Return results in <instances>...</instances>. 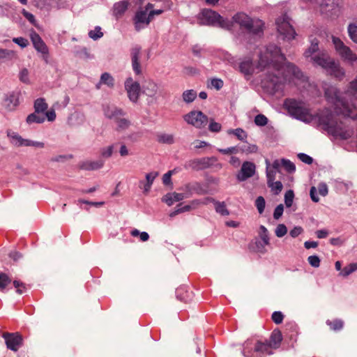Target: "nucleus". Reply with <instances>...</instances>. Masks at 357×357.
I'll use <instances>...</instances> for the list:
<instances>
[{
  "label": "nucleus",
  "mask_w": 357,
  "mask_h": 357,
  "mask_svg": "<svg viewBox=\"0 0 357 357\" xmlns=\"http://www.w3.org/2000/svg\"><path fill=\"white\" fill-rule=\"evenodd\" d=\"M269 95L280 98L284 96V86L292 78L304 80L301 70L294 64L286 62L284 54L277 45H269Z\"/></svg>",
  "instance_id": "obj_1"
},
{
  "label": "nucleus",
  "mask_w": 357,
  "mask_h": 357,
  "mask_svg": "<svg viewBox=\"0 0 357 357\" xmlns=\"http://www.w3.org/2000/svg\"><path fill=\"white\" fill-rule=\"evenodd\" d=\"M319 121L324 129L335 137L347 139L352 135V131L344 128L342 122H338L335 119L332 112L328 110L320 115Z\"/></svg>",
  "instance_id": "obj_2"
},
{
  "label": "nucleus",
  "mask_w": 357,
  "mask_h": 357,
  "mask_svg": "<svg viewBox=\"0 0 357 357\" xmlns=\"http://www.w3.org/2000/svg\"><path fill=\"white\" fill-rule=\"evenodd\" d=\"M293 20L287 13H282L275 20L279 39L287 42L295 39L297 33L293 26Z\"/></svg>",
  "instance_id": "obj_3"
},
{
  "label": "nucleus",
  "mask_w": 357,
  "mask_h": 357,
  "mask_svg": "<svg viewBox=\"0 0 357 357\" xmlns=\"http://www.w3.org/2000/svg\"><path fill=\"white\" fill-rule=\"evenodd\" d=\"M267 349V340L254 336L244 342L243 354L245 357H265Z\"/></svg>",
  "instance_id": "obj_4"
},
{
  "label": "nucleus",
  "mask_w": 357,
  "mask_h": 357,
  "mask_svg": "<svg viewBox=\"0 0 357 357\" xmlns=\"http://www.w3.org/2000/svg\"><path fill=\"white\" fill-rule=\"evenodd\" d=\"M199 24L229 29L231 22L224 19L218 13L211 9H204L199 15Z\"/></svg>",
  "instance_id": "obj_5"
},
{
  "label": "nucleus",
  "mask_w": 357,
  "mask_h": 357,
  "mask_svg": "<svg viewBox=\"0 0 357 357\" xmlns=\"http://www.w3.org/2000/svg\"><path fill=\"white\" fill-rule=\"evenodd\" d=\"M234 21L245 29L249 33L259 36L262 33L263 22L259 20H252L245 13H237Z\"/></svg>",
  "instance_id": "obj_6"
},
{
  "label": "nucleus",
  "mask_w": 357,
  "mask_h": 357,
  "mask_svg": "<svg viewBox=\"0 0 357 357\" xmlns=\"http://www.w3.org/2000/svg\"><path fill=\"white\" fill-rule=\"evenodd\" d=\"M182 190V192H174L166 195L164 197V202L168 206H171L176 202H179L184 199L189 198L194 193L199 194L200 192V186L197 183H188L185 185Z\"/></svg>",
  "instance_id": "obj_7"
},
{
  "label": "nucleus",
  "mask_w": 357,
  "mask_h": 357,
  "mask_svg": "<svg viewBox=\"0 0 357 357\" xmlns=\"http://www.w3.org/2000/svg\"><path fill=\"white\" fill-rule=\"evenodd\" d=\"M284 105L288 112L295 118L303 121H310L312 119L309 109L303 103L293 99H287Z\"/></svg>",
  "instance_id": "obj_8"
},
{
  "label": "nucleus",
  "mask_w": 357,
  "mask_h": 357,
  "mask_svg": "<svg viewBox=\"0 0 357 357\" xmlns=\"http://www.w3.org/2000/svg\"><path fill=\"white\" fill-rule=\"evenodd\" d=\"M153 5L149 3L145 7L139 9L133 18L135 29L137 31L146 27L150 22L152 21L150 15L149 10L152 9Z\"/></svg>",
  "instance_id": "obj_9"
},
{
  "label": "nucleus",
  "mask_w": 357,
  "mask_h": 357,
  "mask_svg": "<svg viewBox=\"0 0 357 357\" xmlns=\"http://www.w3.org/2000/svg\"><path fill=\"white\" fill-rule=\"evenodd\" d=\"M333 43L335 50L343 60L351 64L357 61V55L353 52L350 47L345 45L339 38L333 37Z\"/></svg>",
  "instance_id": "obj_10"
},
{
  "label": "nucleus",
  "mask_w": 357,
  "mask_h": 357,
  "mask_svg": "<svg viewBox=\"0 0 357 357\" xmlns=\"http://www.w3.org/2000/svg\"><path fill=\"white\" fill-rule=\"evenodd\" d=\"M331 91L334 94V97L332 98V100L335 105V109H339L337 112H340L348 116H354V112L356 111L354 105L349 104L341 98L336 89H332Z\"/></svg>",
  "instance_id": "obj_11"
},
{
  "label": "nucleus",
  "mask_w": 357,
  "mask_h": 357,
  "mask_svg": "<svg viewBox=\"0 0 357 357\" xmlns=\"http://www.w3.org/2000/svg\"><path fill=\"white\" fill-rule=\"evenodd\" d=\"M184 120L197 128L204 127L208 123V117L200 111H191L183 116Z\"/></svg>",
  "instance_id": "obj_12"
},
{
  "label": "nucleus",
  "mask_w": 357,
  "mask_h": 357,
  "mask_svg": "<svg viewBox=\"0 0 357 357\" xmlns=\"http://www.w3.org/2000/svg\"><path fill=\"white\" fill-rule=\"evenodd\" d=\"M7 135L9 137L10 142L17 146H35L39 148H43L44 144L40 142H34L26 139H23L18 133L9 130L7 132Z\"/></svg>",
  "instance_id": "obj_13"
},
{
  "label": "nucleus",
  "mask_w": 357,
  "mask_h": 357,
  "mask_svg": "<svg viewBox=\"0 0 357 357\" xmlns=\"http://www.w3.org/2000/svg\"><path fill=\"white\" fill-rule=\"evenodd\" d=\"M2 337L5 340L7 348L13 351H17L22 345V336L19 333L4 332Z\"/></svg>",
  "instance_id": "obj_14"
},
{
  "label": "nucleus",
  "mask_w": 357,
  "mask_h": 357,
  "mask_svg": "<svg viewBox=\"0 0 357 357\" xmlns=\"http://www.w3.org/2000/svg\"><path fill=\"white\" fill-rule=\"evenodd\" d=\"M258 238H256L255 243L251 244V248L257 252H264L266 246L268 245V235L266 228L261 225L257 231Z\"/></svg>",
  "instance_id": "obj_15"
},
{
  "label": "nucleus",
  "mask_w": 357,
  "mask_h": 357,
  "mask_svg": "<svg viewBox=\"0 0 357 357\" xmlns=\"http://www.w3.org/2000/svg\"><path fill=\"white\" fill-rule=\"evenodd\" d=\"M339 3L340 0H321L320 10L328 17L335 16L340 11Z\"/></svg>",
  "instance_id": "obj_16"
},
{
  "label": "nucleus",
  "mask_w": 357,
  "mask_h": 357,
  "mask_svg": "<svg viewBox=\"0 0 357 357\" xmlns=\"http://www.w3.org/2000/svg\"><path fill=\"white\" fill-rule=\"evenodd\" d=\"M30 38L33 43L34 48L43 54V58L47 62V56L49 54L48 47L41 37L34 30H31L30 33Z\"/></svg>",
  "instance_id": "obj_17"
},
{
  "label": "nucleus",
  "mask_w": 357,
  "mask_h": 357,
  "mask_svg": "<svg viewBox=\"0 0 357 357\" xmlns=\"http://www.w3.org/2000/svg\"><path fill=\"white\" fill-rule=\"evenodd\" d=\"M125 87L130 100L134 102H137L140 93L139 84L133 81L132 78H128L125 82Z\"/></svg>",
  "instance_id": "obj_18"
},
{
  "label": "nucleus",
  "mask_w": 357,
  "mask_h": 357,
  "mask_svg": "<svg viewBox=\"0 0 357 357\" xmlns=\"http://www.w3.org/2000/svg\"><path fill=\"white\" fill-rule=\"evenodd\" d=\"M255 172V165L251 162H244L236 178L239 181H243L252 177Z\"/></svg>",
  "instance_id": "obj_19"
},
{
  "label": "nucleus",
  "mask_w": 357,
  "mask_h": 357,
  "mask_svg": "<svg viewBox=\"0 0 357 357\" xmlns=\"http://www.w3.org/2000/svg\"><path fill=\"white\" fill-rule=\"evenodd\" d=\"M103 113L105 117L116 121L121 116H123L125 113L121 109L116 107L114 105H103Z\"/></svg>",
  "instance_id": "obj_20"
},
{
  "label": "nucleus",
  "mask_w": 357,
  "mask_h": 357,
  "mask_svg": "<svg viewBox=\"0 0 357 357\" xmlns=\"http://www.w3.org/2000/svg\"><path fill=\"white\" fill-rule=\"evenodd\" d=\"M19 96L18 95L12 93L6 95L3 100L2 105L6 111H14L19 105Z\"/></svg>",
  "instance_id": "obj_21"
},
{
  "label": "nucleus",
  "mask_w": 357,
  "mask_h": 357,
  "mask_svg": "<svg viewBox=\"0 0 357 357\" xmlns=\"http://www.w3.org/2000/svg\"><path fill=\"white\" fill-rule=\"evenodd\" d=\"M333 60L325 52L318 53L310 59V61L313 62L314 65L319 66L324 69L328 68Z\"/></svg>",
  "instance_id": "obj_22"
},
{
  "label": "nucleus",
  "mask_w": 357,
  "mask_h": 357,
  "mask_svg": "<svg viewBox=\"0 0 357 357\" xmlns=\"http://www.w3.org/2000/svg\"><path fill=\"white\" fill-rule=\"evenodd\" d=\"M141 56V48L139 46L134 47L131 50L132 65L133 70L137 75H139L141 73V68L139 63V60Z\"/></svg>",
  "instance_id": "obj_23"
},
{
  "label": "nucleus",
  "mask_w": 357,
  "mask_h": 357,
  "mask_svg": "<svg viewBox=\"0 0 357 357\" xmlns=\"http://www.w3.org/2000/svg\"><path fill=\"white\" fill-rule=\"evenodd\" d=\"M158 176L157 172H152L146 174V180L140 181L139 183V187L144 190L145 194L148 193L153 185L155 178Z\"/></svg>",
  "instance_id": "obj_24"
},
{
  "label": "nucleus",
  "mask_w": 357,
  "mask_h": 357,
  "mask_svg": "<svg viewBox=\"0 0 357 357\" xmlns=\"http://www.w3.org/2000/svg\"><path fill=\"white\" fill-rule=\"evenodd\" d=\"M209 202H213L215 204V211L221 215L226 216L229 214V211L226 207V204L224 202H217L212 197H207L203 201L204 204H207Z\"/></svg>",
  "instance_id": "obj_25"
},
{
  "label": "nucleus",
  "mask_w": 357,
  "mask_h": 357,
  "mask_svg": "<svg viewBox=\"0 0 357 357\" xmlns=\"http://www.w3.org/2000/svg\"><path fill=\"white\" fill-rule=\"evenodd\" d=\"M326 70L338 79H342L345 75L344 70L338 63H336L334 60L332 61Z\"/></svg>",
  "instance_id": "obj_26"
},
{
  "label": "nucleus",
  "mask_w": 357,
  "mask_h": 357,
  "mask_svg": "<svg viewBox=\"0 0 357 357\" xmlns=\"http://www.w3.org/2000/svg\"><path fill=\"white\" fill-rule=\"evenodd\" d=\"M282 340V333L279 329H275L269 339V348L278 349L281 344Z\"/></svg>",
  "instance_id": "obj_27"
},
{
  "label": "nucleus",
  "mask_w": 357,
  "mask_h": 357,
  "mask_svg": "<svg viewBox=\"0 0 357 357\" xmlns=\"http://www.w3.org/2000/svg\"><path fill=\"white\" fill-rule=\"evenodd\" d=\"M273 170L269 171V188L271 192L275 195H279L283 189V185L280 181L273 182Z\"/></svg>",
  "instance_id": "obj_28"
},
{
  "label": "nucleus",
  "mask_w": 357,
  "mask_h": 357,
  "mask_svg": "<svg viewBox=\"0 0 357 357\" xmlns=\"http://www.w3.org/2000/svg\"><path fill=\"white\" fill-rule=\"evenodd\" d=\"M345 94L351 100H357V77L348 84Z\"/></svg>",
  "instance_id": "obj_29"
},
{
  "label": "nucleus",
  "mask_w": 357,
  "mask_h": 357,
  "mask_svg": "<svg viewBox=\"0 0 357 357\" xmlns=\"http://www.w3.org/2000/svg\"><path fill=\"white\" fill-rule=\"evenodd\" d=\"M268 48L265 47L264 52H260L259 55V60L256 68L259 71H262L268 66Z\"/></svg>",
  "instance_id": "obj_30"
},
{
  "label": "nucleus",
  "mask_w": 357,
  "mask_h": 357,
  "mask_svg": "<svg viewBox=\"0 0 357 357\" xmlns=\"http://www.w3.org/2000/svg\"><path fill=\"white\" fill-rule=\"evenodd\" d=\"M319 50V40L317 38H314L311 40V45L309 48L305 52L304 56L305 58L311 59L314 56L315 53Z\"/></svg>",
  "instance_id": "obj_31"
},
{
  "label": "nucleus",
  "mask_w": 357,
  "mask_h": 357,
  "mask_svg": "<svg viewBox=\"0 0 357 357\" xmlns=\"http://www.w3.org/2000/svg\"><path fill=\"white\" fill-rule=\"evenodd\" d=\"M158 89V87L157 84L153 81H149L146 82L145 85L144 86L145 93L151 97H153L156 94Z\"/></svg>",
  "instance_id": "obj_32"
},
{
  "label": "nucleus",
  "mask_w": 357,
  "mask_h": 357,
  "mask_svg": "<svg viewBox=\"0 0 357 357\" xmlns=\"http://www.w3.org/2000/svg\"><path fill=\"white\" fill-rule=\"evenodd\" d=\"M239 68L245 75H250L254 72L252 62L250 60L242 61L239 65Z\"/></svg>",
  "instance_id": "obj_33"
},
{
  "label": "nucleus",
  "mask_w": 357,
  "mask_h": 357,
  "mask_svg": "<svg viewBox=\"0 0 357 357\" xmlns=\"http://www.w3.org/2000/svg\"><path fill=\"white\" fill-rule=\"evenodd\" d=\"M47 104L44 98H38L34 102V109L36 113H43L47 109Z\"/></svg>",
  "instance_id": "obj_34"
},
{
  "label": "nucleus",
  "mask_w": 357,
  "mask_h": 357,
  "mask_svg": "<svg viewBox=\"0 0 357 357\" xmlns=\"http://www.w3.org/2000/svg\"><path fill=\"white\" fill-rule=\"evenodd\" d=\"M11 278L6 273H0V291L5 292L11 283Z\"/></svg>",
  "instance_id": "obj_35"
},
{
  "label": "nucleus",
  "mask_w": 357,
  "mask_h": 357,
  "mask_svg": "<svg viewBox=\"0 0 357 357\" xmlns=\"http://www.w3.org/2000/svg\"><path fill=\"white\" fill-rule=\"evenodd\" d=\"M45 121V117L42 115H40L39 113H36V112L34 113L30 114L26 117V123L28 124H32V123H42Z\"/></svg>",
  "instance_id": "obj_36"
},
{
  "label": "nucleus",
  "mask_w": 357,
  "mask_h": 357,
  "mask_svg": "<svg viewBox=\"0 0 357 357\" xmlns=\"http://www.w3.org/2000/svg\"><path fill=\"white\" fill-rule=\"evenodd\" d=\"M157 140L160 143L172 144L174 142V136L171 134L159 133L157 135Z\"/></svg>",
  "instance_id": "obj_37"
},
{
  "label": "nucleus",
  "mask_w": 357,
  "mask_h": 357,
  "mask_svg": "<svg viewBox=\"0 0 357 357\" xmlns=\"http://www.w3.org/2000/svg\"><path fill=\"white\" fill-rule=\"evenodd\" d=\"M327 325L330 327V328L333 331H340L343 328L344 322L341 319H334V320H328L326 321Z\"/></svg>",
  "instance_id": "obj_38"
},
{
  "label": "nucleus",
  "mask_w": 357,
  "mask_h": 357,
  "mask_svg": "<svg viewBox=\"0 0 357 357\" xmlns=\"http://www.w3.org/2000/svg\"><path fill=\"white\" fill-rule=\"evenodd\" d=\"M36 6L40 9L49 10L54 6V0H37Z\"/></svg>",
  "instance_id": "obj_39"
},
{
  "label": "nucleus",
  "mask_w": 357,
  "mask_h": 357,
  "mask_svg": "<svg viewBox=\"0 0 357 357\" xmlns=\"http://www.w3.org/2000/svg\"><path fill=\"white\" fill-rule=\"evenodd\" d=\"M197 97V92L192 89L186 90L183 93L182 98L186 103L192 102Z\"/></svg>",
  "instance_id": "obj_40"
},
{
  "label": "nucleus",
  "mask_w": 357,
  "mask_h": 357,
  "mask_svg": "<svg viewBox=\"0 0 357 357\" xmlns=\"http://www.w3.org/2000/svg\"><path fill=\"white\" fill-rule=\"evenodd\" d=\"M349 36L351 40L357 44V24L351 23L347 28Z\"/></svg>",
  "instance_id": "obj_41"
},
{
  "label": "nucleus",
  "mask_w": 357,
  "mask_h": 357,
  "mask_svg": "<svg viewBox=\"0 0 357 357\" xmlns=\"http://www.w3.org/2000/svg\"><path fill=\"white\" fill-rule=\"evenodd\" d=\"M117 125V130H124L129 128L130 125V121L125 119L123 116L119 117L118 120L114 121Z\"/></svg>",
  "instance_id": "obj_42"
},
{
  "label": "nucleus",
  "mask_w": 357,
  "mask_h": 357,
  "mask_svg": "<svg viewBox=\"0 0 357 357\" xmlns=\"http://www.w3.org/2000/svg\"><path fill=\"white\" fill-rule=\"evenodd\" d=\"M357 270V264H350L349 265L345 266L340 273V275L343 277H347L351 274L353 272Z\"/></svg>",
  "instance_id": "obj_43"
},
{
  "label": "nucleus",
  "mask_w": 357,
  "mask_h": 357,
  "mask_svg": "<svg viewBox=\"0 0 357 357\" xmlns=\"http://www.w3.org/2000/svg\"><path fill=\"white\" fill-rule=\"evenodd\" d=\"M282 168L288 173H293L296 171L295 165L289 160L282 158Z\"/></svg>",
  "instance_id": "obj_44"
},
{
  "label": "nucleus",
  "mask_w": 357,
  "mask_h": 357,
  "mask_svg": "<svg viewBox=\"0 0 357 357\" xmlns=\"http://www.w3.org/2000/svg\"><path fill=\"white\" fill-rule=\"evenodd\" d=\"M103 161L98 160L96 162H90L85 163L82 167L85 169H98L101 168L103 166Z\"/></svg>",
  "instance_id": "obj_45"
},
{
  "label": "nucleus",
  "mask_w": 357,
  "mask_h": 357,
  "mask_svg": "<svg viewBox=\"0 0 357 357\" xmlns=\"http://www.w3.org/2000/svg\"><path fill=\"white\" fill-rule=\"evenodd\" d=\"M228 134L235 135L239 140H244L247 137L246 132L241 128H236L235 130H229Z\"/></svg>",
  "instance_id": "obj_46"
},
{
  "label": "nucleus",
  "mask_w": 357,
  "mask_h": 357,
  "mask_svg": "<svg viewBox=\"0 0 357 357\" xmlns=\"http://www.w3.org/2000/svg\"><path fill=\"white\" fill-rule=\"evenodd\" d=\"M100 84H104L109 87H112L114 86V79L109 74L105 73L101 75Z\"/></svg>",
  "instance_id": "obj_47"
},
{
  "label": "nucleus",
  "mask_w": 357,
  "mask_h": 357,
  "mask_svg": "<svg viewBox=\"0 0 357 357\" xmlns=\"http://www.w3.org/2000/svg\"><path fill=\"white\" fill-rule=\"evenodd\" d=\"M131 235L132 236H135V237H137V236H139L140 238V240L142 241V242H145V241H147L149 238V235L148 233L145 232V231H143V232H140L138 229H134L131 231Z\"/></svg>",
  "instance_id": "obj_48"
},
{
  "label": "nucleus",
  "mask_w": 357,
  "mask_h": 357,
  "mask_svg": "<svg viewBox=\"0 0 357 357\" xmlns=\"http://www.w3.org/2000/svg\"><path fill=\"white\" fill-rule=\"evenodd\" d=\"M294 197V193L292 190H289L284 195V203L287 207L291 206Z\"/></svg>",
  "instance_id": "obj_49"
},
{
  "label": "nucleus",
  "mask_w": 357,
  "mask_h": 357,
  "mask_svg": "<svg viewBox=\"0 0 357 357\" xmlns=\"http://www.w3.org/2000/svg\"><path fill=\"white\" fill-rule=\"evenodd\" d=\"M89 36L93 40H98L103 36V33L101 31L100 26H96L93 30L89 32Z\"/></svg>",
  "instance_id": "obj_50"
},
{
  "label": "nucleus",
  "mask_w": 357,
  "mask_h": 357,
  "mask_svg": "<svg viewBox=\"0 0 357 357\" xmlns=\"http://www.w3.org/2000/svg\"><path fill=\"white\" fill-rule=\"evenodd\" d=\"M284 314L280 311L274 312L271 315V319L276 324H280L283 321Z\"/></svg>",
  "instance_id": "obj_51"
},
{
  "label": "nucleus",
  "mask_w": 357,
  "mask_h": 357,
  "mask_svg": "<svg viewBox=\"0 0 357 357\" xmlns=\"http://www.w3.org/2000/svg\"><path fill=\"white\" fill-rule=\"evenodd\" d=\"M275 235L281 238L287 233V228L284 224H279L275 231Z\"/></svg>",
  "instance_id": "obj_52"
},
{
  "label": "nucleus",
  "mask_w": 357,
  "mask_h": 357,
  "mask_svg": "<svg viewBox=\"0 0 357 357\" xmlns=\"http://www.w3.org/2000/svg\"><path fill=\"white\" fill-rule=\"evenodd\" d=\"M13 285L16 289L17 293H18L19 294H22L26 291L25 284L19 280H14Z\"/></svg>",
  "instance_id": "obj_53"
},
{
  "label": "nucleus",
  "mask_w": 357,
  "mask_h": 357,
  "mask_svg": "<svg viewBox=\"0 0 357 357\" xmlns=\"http://www.w3.org/2000/svg\"><path fill=\"white\" fill-rule=\"evenodd\" d=\"M127 9V6L123 3L120 2L114 6V12L116 15H122Z\"/></svg>",
  "instance_id": "obj_54"
},
{
  "label": "nucleus",
  "mask_w": 357,
  "mask_h": 357,
  "mask_svg": "<svg viewBox=\"0 0 357 357\" xmlns=\"http://www.w3.org/2000/svg\"><path fill=\"white\" fill-rule=\"evenodd\" d=\"M307 261L312 267L318 268L320 266V259L317 255L308 257Z\"/></svg>",
  "instance_id": "obj_55"
},
{
  "label": "nucleus",
  "mask_w": 357,
  "mask_h": 357,
  "mask_svg": "<svg viewBox=\"0 0 357 357\" xmlns=\"http://www.w3.org/2000/svg\"><path fill=\"white\" fill-rule=\"evenodd\" d=\"M255 123L259 126H265L267 123V118L263 114H258L255 118Z\"/></svg>",
  "instance_id": "obj_56"
},
{
  "label": "nucleus",
  "mask_w": 357,
  "mask_h": 357,
  "mask_svg": "<svg viewBox=\"0 0 357 357\" xmlns=\"http://www.w3.org/2000/svg\"><path fill=\"white\" fill-rule=\"evenodd\" d=\"M114 145L108 146L101 149L100 154L104 158H109L113 153Z\"/></svg>",
  "instance_id": "obj_57"
},
{
  "label": "nucleus",
  "mask_w": 357,
  "mask_h": 357,
  "mask_svg": "<svg viewBox=\"0 0 357 357\" xmlns=\"http://www.w3.org/2000/svg\"><path fill=\"white\" fill-rule=\"evenodd\" d=\"M255 206L259 213H262L265 207V200L262 197H259L255 202Z\"/></svg>",
  "instance_id": "obj_58"
},
{
  "label": "nucleus",
  "mask_w": 357,
  "mask_h": 357,
  "mask_svg": "<svg viewBox=\"0 0 357 357\" xmlns=\"http://www.w3.org/2000/svg\"><path fill=\"white\" fill-rule=\"evenodd\" d=\"M23 16L33 26H36V21L35 20V17L31 13L26 11L25 9H23L22 11Z\"/></svg>",
  "instance_id": "obj_59"
},
{
  "label": "nucleus",
  "mask_w": 357,
  "mask_h": 357,
  "mask_svg": "<svg viewBox=\"0 0 357 357\" xmlns=\"http://www.w3.org/2000/svg\"><path fill=\"white\" fill-rule=\"evenodd\" d=\"M210 85L216 90H220L223 86V81L220 79L213 78L211 80Z\"/></svg>",
  "instance_id": "obj_60"
},
{
  "label": "nucleus",
  "mask_w": 357,
  "mask_h": 357,
  "mask_svg": "<svg viewBox=\"0 0 357 357\" xmlns=\"http://www.w3.org/2000/svg\"><path fill=\"white\" fill-rule=\"evenodd\" d=\"M298 158L304 163L311 165L313 162V159L310 155L301 153L298 154Z\"/></svg>",
  "instance_id": "obj_61"
},
{
  "label": "nucleus",
  "mask_w": 357,
  "mask_h": 357,
  "mask_svg": "<svg viewBox=\"0 0 357 357\" xmlns=\"http://www.w3.org/2000/svg\"><path fill=\"white\" fill-rule=\"evenodd\" d=\"M13 41L21 47H26L29 45L28 40L22 37L13 38Z\"/></svg>",
  "instance_id": "obj_62"
},
{
  "label": "nucleus",
  "mask_w": 357,
  "mask_h": 357,
  "mask_svg": "<svg viewBox=\"0 0 357 357\" xmlns=\"http://www.w3.org/2000/svg\"><path fill=\"white\" fill-rule=\"evenodd\" d=\"M221 125L219 123L215 122L214 121L211 120L210 121L208 128L209 130L211 132H218L221 130Z\"/></svg>",
  "instance_id": "obj_63"
},
{
  "label": "nucleus",
  "mask_w": 357,
  "mask_h": 357,
  "mask_svg": "<svg viewBox=\"0 0 357 357\" xmlns=\"http://www.w3.org/2000/svg\"><path fill=\"white\" fill-rule=\"evenodd\" d=\"M283 211H284L283 204H280L275 208L274 213H273V218L275 220H278L282 215Z\"/></svg>",
  "instance_id": "obj_64"
}]
</instances>
